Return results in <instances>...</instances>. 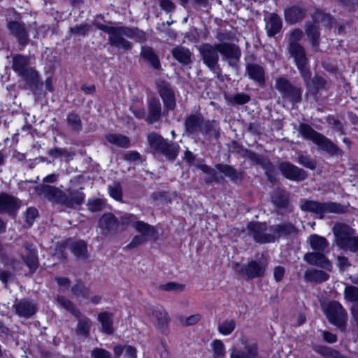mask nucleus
Segmentation results:
<instances>
[{
  "instance_id": "obj_1",
  "label": "nucleus",
  "mask_w": 358,
  "mask_h": 358,
  "mask_svg": "<svg viewBox=\"0 0 358 358\" xmlns=\"http://www.w3.org/2000/svg\"><path fill=\"white\" fill-rule=\"evenodd\" d=\"M82 189L69 188L65 192L57 187L48 185H41L38 188L39 194L49 201L69 208H76L84 203L85 195Z\"/></svg>"
},
{
  "instance_id": "obj_2",
  "label": "nucleus",
  "mask_w": 358,
  "mask_h": 358,
  "mask_svg": "<svg viewBox=\"0 0 358 358\" xmlns=\"http://www.w3.org/2000/svg\"><path fill=\"white\" fill-rule=\"evenodd\" d=\"M299 134L306 140L311 141L320 149L331 156L343 155V151L324 135L314 130L308 124L300 123L298 127Z\"/></svg>"
},
{
  "instance_id": "obj_3",
  "label": "nucleus",
  "mask_w": 358,
  "mask_h": 358,
  "mask_svg": "<svg viewBox=\"0 0 358 358\" xmlns=\"http://www.w3.org/2000/svg\"><path fill=\"white\" fill-rule=\"evenodd\" d=\"M301 209L303 211L310 212L320 215L322 219L325 213H345L348 208L336 202H318L311 200H304L302 201Z\"/></svg>"
},
{
  "instance_id": "obj_4",
  "label": "nucleus",
  "mask_w": 358,
  "mask_h": 358,
  "mask_svg": "<svg viewBox=\"0 0 358 358\" xmlns=\"http://www.w3.org/2000/svg\"><path fill=\"white\" fill-rule=\"evenodd\" d=\"M94 25L98 29L109 35L108 41L111 45L124 51L131 49V43L124 38L127 37V27H113L100 22L94 23Z\"/></svg>"
},
{
  "instance_id": "obj_5",
  "label": "nucleus",
  "mask_w": 358,
  "mask_h": 358,
  "mask_svg": "<svg viewBox=\"0 0 358 358\" xmlns=\"http://www.w3.org/2000/svg\"><path fill=\"white\" fill-rule=\"evenodd\" d=\"M148 142L153 152L163 154L171 160H173L178 155L179 145L176 143H169L161 135L156 132L148 134Z\"/></svg>"
},
{
  "instance_id": "obj_6",
  "label": "nucleus",
  "mask_w": 358,
  "mask_h": 358,
  "mask_svg": "<svg viewBox=\"0 0 358 358\" xmlns=\"http://www.w3.org/2000/svg\"><path fill=\"white\" fill-rule=\"evenodd\" d=\"M30 60L27 56L15 55L12 59V69L22 78L24 81L30 85H36L38 83V72L29 66Z\"/></svg>"
},
{
  "instance_id": "obj_7",
  "label": "nucleus",
  "mask_w": 358,
  "mask_h": 358,
  "mask_svg": "<svg viewBox=\"0 0 358 358\" xmlns=\"http://www.w3.org/2000/svg\"><path fill=\"white\" fill-rule=\"evenodd\" d=\"M198 50L203 63L210 71L214 72L220 71L218 65L220 52L217 48V43L212 45L208 43H204L199 45Z\"/></svg>"
},
{
  "instance_id": "obj_8",
  "label": "nucleus",
  "mask_w": 358,
  "mask_h": 358,
  "mask_svg": "<svg viewBox=\"0 0 358 358\" xmlns=\"http://www.w3.org/2000/svg\"><path fill=\"white\" fill-rule=\"evenodd\" d=\"M288 52L293 58L295 65L300 71L305 84L308 86L310 83L311 73L308 68V59L303 46L288 49Z\"/></svg>"
},
{
  "instance_id": "obj_9",
  "label": "nucleus",
  "mask_w": 358,
  "mask_h": 358,
  "mask_svg": "<svg viewBox=\"0 0 358 358\" xmlns=\"http://www.w3.org/2000/svg\"><path fill=\"white\" fill-rule=\"evenodd\" d=\"M266 266L267 264L264 261H251L247 266H243L236 263L234 270L237 273L249 280L263 276L265 273Z\"/></svg>"
},
{
  "instance_id": "obj_10",
  "label": "nucleus",
  "mask_w": 358,
  "mask_h": 358,
  "mask_svg": "<svg viewBox=\"0 0 358 358\" xmlns=\"http://www.w3.org/2000/svg\"><path fill=\"white\" fill-rule=\"evenodd\" d=\"M247 230L248 234L257 243H271L275 240V236L272 232H267L265 222H251L248 223Z\"/></svg>"
},
{
  "instance_id": "obj_11",
  "label": "nucleus",
  "mask_w": 358,
  "mask_h": 358,
  "mask_svg": "<svg viewBox=\"0 0 358 358\" xmlns=\"http://www.w3.org/2000/svg\"><path fill=\"white\" fill-rule=\"evenodd\" d=\"M325 313L329 321L342 328L345 326L348 320V314L342 305L337 301H331L325 307Z\"/></svg>"
},
{
  "instance_id": "obj_12",
  "label": "nucleus",
  "mask_w": 358,
  "mask_h": 358,
  "mask_svg": "<svg viewBox=\"0 0 358 358\" xmlns=\"http://www.w3.org/2000/svg\"><path fill=\"white\" fill-rule=\"evenodd\" d=\"M275 88L282 94L284 98L292 103H298L301 100L302 90L293 86L290 82L285 78H278L275 80Z\"/></svg>"
},
{
  "instance_id": "obj_13",
  "label": "nucleus",
  "mask_w": 358,
  "mask_h": 358,
  "mask_svg": "<svg viewBox=\"0 0 358 358\" xmlns=\"http://www.w3.org/2000/svg\"><path fill=\"white\" fill-rule=\"evenodd\" d=\"M147 315L157 329L165 333L169 323V317L161 306H153L147 309Z\"/></svg>"
},
{
  "instance_id": "obj_14",
  "label": "nucleus",
  "mask_w": 358,
  "mask_h": 358,
  "mask_svg": "<svg viewBox=\"0 0 358 358\" xmlns=\"http://www.w3.org/2000/svg\"><path fill=\"white\" fill-rule=\"evenodd\" d=\"M217 48L222 57L228 61L229 65L235 66L238 62L241 51L240 48L231 43H217Z\"/></svg>"
},
{
  "instance_id": "obj_15",
  "label": "nucleus",
  "mask_w": 358,
  "mask_h": 358,
  "mask_svg": "<svg viewBox=\"0 0 358 358\" xmlns=\"http://www.w3.org/2000/svg\"><path fill=\"white\" fill-rule=\"evenodd\" d=\"M157 90L161 96L165 110H173L176 108L174 92L171 85L166 81H159L157 84Z\"/></svg>"
},
{
  "instance_id": "obj_16",
  "label": "nucleus",
  "mask_w": 358,
  "mask_h": 358,
  "mask_svg": "<svg viewBox=\"0 0 358 358\" xmlns=\"http://www.w3.org/2000/svg\"><path fill=\"white\" fill-rule=\"evenodd\" d=\"M332 231L335 236V243L336 245L342 248L345 243L355 234V231L349 225L344 223H336Z\"/></svg>"
},
{
  "instance_id": "obj_17",
  "label": "nucleus",
  "mask_w": 358,
  "mask_h": 358,
  "mask_svg": "<svg viewBox=\"0 0 358 358\" xmlns=\"http://www.w3.org/2000/svg\"><path fill=\"white\" fill-rule=\"evenodd\" d=\"M278 169L285 178L291 180L301 181L305 180L307 177V173L303 169L289 162L280 163Z\"/></svg>"
},
{
  "instance_id": "obj_18",
  "label": "nucleus",
  "mask_w": 358,
  "mask_h": 358,
  "mask_svg": "<svg viewBox=\"0 0 358 358\" xmlns=\"http://www.w3.org/2000/svg\"><path fill=\"white\" fill-rule=\"evenodd\" d=\"M7 28L10 35L14 36L17 43L22 47H25L29 43L28 31L23 22L10 21L7 24Z\"/></svg>"
},
{
  "instance_id": "obj_19",
  "label": "nucleus",
  "mask_w": 358,
  "mask_h": 358,
  "mask_svg": "<svg viewBox=\"0 0 358 358\" xmlns=\"http://www.w3.org/2000/svg\"><path fill=\"white\" fill-rule=\"evenodd\" d=\"M118 225L117 218L110 213H104L98 222V227L105 236L116 231Z\"/></svg>"
},
{
  "instance_id": "obj_20",
  "label": "nucleus",
  "mask_w": 358,
  "mask_h": 358,
  "mask_svg": "<svg viewBox=\"0 0 358 358\" xmlns=\"http://www.w3.org/2000/svg\"><path fill=\"white\" fill-rule=\"evenodd\" d=\"M21 201L16 197L8 194H0V213H15L20 207Z\"/></svg>"
},
{
  "instance_id": "obj_21",
  "label": "nucleus",
  "mask_w": 358,
  "mask_h": 358,
  "mask_svg": "<svg viewBox=\"0 0 358 358\" xmlns=\"http://www.w3.org/2000/svg\"><path fill=\"white\" fill-rule=\"evenodd\" d=\"M24 253L22 254V259L24 263L33 272L38 267V259L37 251L33 244L25 243L24 244Z\"/></svg>"
},
{
  "instance_id": "obj_22",
  "label": "nucleus",
  "mask_w": 358,
  "mask_h": 358,
  "mask_svg": "<svg viewBox=\"0 0 358 358\" xmlns=\"http://www.w3.org/2000/svg\"><path fill=\"white\" fill-rule=\"evenodd\" d=\"M322 252H312L305 254L303 259L309 264L331 270L330 261L322 254Z\"/></svg>"
},
{
  "instance_id": "obj_23",
  "label": "nucleus",
  "mask_w": 358,
  "mask_h": 358,
  "mask_svg": "<svg viewBox=\"0 0 358 358\" xmlns=\"http://www.w3.org/2000/svg\"><path fill=\"white\" fill-rule=\"evenodd\" d=\"M202 124H203V117L202 115L191 114L185 119V132L188 135L197 134L200 132Z\"/></svg>"
},
{
  "instance_id": "obj_24",
  "label": "nucleus",
  "mask_w": 358,
  "mask_h": 358,
  "mask_svg": "<svg viewBox=\"0 0 358 358\" xmlns=\"http://www.w3.org/2000/svg\"><path fill=\"white\" fill-rule=\"evenodd\" d=\"M148 115L146 121L152 124L158 122L162 115V108L159 100L157 98H152L148 101Z\"/></svg>"
},
{
  "instance_id": "obj_25",
  "label": "nucleus",
  "mask_w": 358,
  "mask_h": 358,
  "mask_svg": "<svg viewBox=\"0 0 358 358\" xmlns=\"http://www.w3.org/2000/svg\"><path fill=\"white\" fill-rule=\"evenodd\" d=\"M13 306L15 313L20 317H29L36 311V304L25 299L16 301Z\"/></svg>"
},
{
  "instance_id": "obj_26",
  "label": "nucleus",
  "mask_w": 358,
  "mask_h": 358,
  "mask_svg": "<svg viewBox=\"0 0 358 358\" xmlns=\"http://www.w3.org/2000/svg\"><path fill=\"white\" fill-rule=\"evenodd\" d=\"M270 231L275 236V239L280 237H287L295 235L297 233V229L291 222H283L273 225L270 227Z\"/></svg>"
},
{
  "instance_id": "obj_27",
  "label": "nucleus",
  "mask_w": 358,
  "mask_h": 358,
  "mask_svg": "<svg viewBox=\"0 0 358 358\" xmlns=\"http://www.w3.org/2000/svg\"><path fill=\"white\" fill-rule=\"evenodd\" d=\"M78 320L77 325L76 327V333L77 335L80 336L85 338H87L90 336V329L92 327L91 320L82 314L80 311L79 314L75 315Z\"/></svg>"
},
{
  "instance_id": "obj_28",
  "label": "nucleus",
  "mask_w": 358,
  "mask_h": 358,
  "mask_svg": "<svg viewBox=\"0 0 358 358\" xmlns=\"http://www.w3.org/2000/svg\"><path fill=\"white\" fill-rule=\"evenodd\" d=\"M113 313L101 312L98 315L97 320L101 324L100 331L107 335L114 333Z\"/></svg>"
},
{
  "instance_id": "obj_29",
  "label": "nucleus",
  "mask_w": 358,
  "mask_h": 358,
  "mask_svg": "<svg viewBox=\"0 0 358 358\" xmlns=\"http://www.w3.org/2000/svg\"><path fill=\"white\" fill-rule=\"evenodd\" d=\"M284 15L287 23L295 24L305 17L306 11L298 6H293L285 9Z\"/></svg>"
},
{
  "instance_id": "obj_30",
  "label": "nucleus",
  "mask_w": 358,
  "mask_h": 358,
  "mask_svg": "<svg viewBox=\"0 0 358 358\" xmlns=\"http://www.w3.org/2000/svg\"><path fill=\"white\" fill-rule=\"evenodd\" d=\"M200 132L208 138L217 139L220 136L219 124L215 120H205L201 127Z\"/></svg>"
},
{
  "instance_id": "obj_31",
  "label": "nucleus",
  "mask_w": 358,
  "mask_h": 358,
  "mask_svg": "<svg viewBox=\"0 0 358 358\" xmlns=\"http://www.w3.org/2000/svg\"><path fill=\"white\" fill-rule=\"evenodd\" d=\"M282 25L281 18L277 14L271 13L266 24L267 35L270 37L274 36L280 31Z\"/></svg>"
},
{
  "instance_id": "obj_32",
  "label": "nucleus",
  "mask_w": 358,
  "mask_h": 358,
  "mask_svg": "<svg viewBox=\"0 0 358 358\" xmlns=\"http://www.w3.org/2000/svg\"><path fill=\"white\" fill-rule=\"evenodd\" d=\"M215 168L226 177L230 178L233 182H238L242 180V173L230 165L217 164L215 165Z\"/></svg>"
},
{
  "instance_id": "obj_33",
  "label": "nucleus",
  "mask_w": 358,
  "mask_h": 358,
  "mask_svg": "<svg viewBox=\"0 0 358 358\" xmlns=\"http://www.w3.org/2000/svg\"><path fill=\"white\" fill-rule=\"evenodd\" d=\"M329 278L328 273L317 269L307 270L304 273V279L308 282L314 283H322L327 281Z\"/></svg>"
},
{
  "instance_id": "obj_34",
  "label": "nucleus",
  "mask_w": 358,
  "mask_h": 358,
  "mask_svg": "<svg viewBox=\"0 0 358 358\" xmlns=\"http://www.w3.org/2000/svg\"><path fill=\"white\" fill-rule=\"evenodd\" d=\"M247 73L248 76L262 84L264 83L265 71L262 66L257 64H249L247 66Z\"/></svg>"
},
{
  "instance_id": "obj_35",
  "label": "nucleus",
  "mask_w": 358,
  "mask_h": 358,
  "mask_svg": "<svg viewBox=\"0 0 358 358\" xmlns=\"http://www.w3.org/2000/svg\"><path fill=\"white\" fill-rule=\"evenodd\" d=\"M271 200L278 208H286L289 203V194L282 189H276L272 194Z\"/></svg>"
},
{
  "instance_id": "obj_36",
  "label": "nucleus",
  "mask_w": 358,
  "mask_h": 358,
  "mask_svg": "<svg viewBox=\"0 0 358 358\" xmlns=\"http://www.w3.org/2000/svg\"><path fill=\"white\" fill-rule=\"evenodd\" d=\"M308 242L311 248L317 252H324L329 245V243L324 237L317 234L310 235L308 238Z\"/></svg>"
},
{
  "instance_id": "obj_37",
  "label": "nucleus",
  "mask_w": 358,
  "mask_h": 358,
  "mask_svg": "<svg viewBox=\"0 0 358 358\" xmlns=\"http://www.w3.org/2000/svg\"><path fill=\"white\" fill-rule=\"evenodd\" d=\"M141 55L147 62L150 63L153 68L156 69H159L160 62L152 48L146 45L143 46Z\"/></svg>"
},
{
  "instance_id": "obj_38",
  "label": "nucleus",
  "mask_w": 358,
  "mask_h": 358,
  "mask_svg": "<svg viewBox=\"0 0 358 358\" xmlns=\"http://www.w3.org/2000/svg\"><path fill=\"white\" fill-rule=\"evenodd\" d=\"M133 227L141 234L140 235L145 236L148 239L154 237L157 232L153 226L143 221L138 220L137 222H134Z\"/></svg>"
},
{
  "instance_id": "obj_39",
  "label": "nucleus",
  "mask_w": 358,
  "mask_h": 358,
  "mask_svg": "<svg viewBox=\"0 0 358 358\" xmlns=\"http://www.w3.org/2000/svg\"><path fill=\"white\" fill-rule=\"evenodd\" d=\"M172 55L177 61L183 64H189L192 62V53L187 48L184 47L177 46L174 48L172 50Z\"/></svg>"
},
{
  "instance_id": "obj_40",
  "label": "nucleus",
  "mask_w": 358,
  "mask_h": 358,
  "mask_svg": "<svg viewBox=\"0 0 358 358\" xmlns=\"http://www.w3.org/2000/svg\"><path fill=\"white\" fill-rule=\"evenodd\" d=\"M106 139L110 144L120 148H127L130 145L129 138L120 134H108L106 135Z\"/></svg>"
},
{
  "instance_id": "obj_41",
  "label": "nucleus",
  "mask_w": 358,
  "mask_h": 358,
  "mask_svg": "<svg viewBox=\"0 0 358 358\" xmlns=\"http://www.w3.org/2000/svg\"><path fill=\"white\" fill-rule=\"evenodd\" d=\"M306 33L313 47L317 48L320 43L319 29L315 23H306Z\"/></svg>"
},
{
  "instance_id": "obj_42",
  "label": "nucleus",
  "mask_w": 358,
  "mask_h": 358,
  "mask_svg": "<svg viewBox=\"0 0 358 358\" xmlns=\"http://www.w3.org/2000/svg\"><path fill=\"white\" fill-rule=\"evenodd\" d=\"M71 293L76 298L89 299L91 291L83 283L78 281L71 287Z\"/></svg>"
},
{
  "instance_id": "obj_43",
  "label": "nucleus",
  "mask_w": 358,
  "mask_h": 358,
  "mask_svg": "<svg viewBox=\"0 0 358 358\" xmlns=\"http://www.w3.org/2000/svg\"><path fill=\"white\" fill-rule=\"evenodd\" d=\"M71 250L78 258L86 259L88 257L87 245L83 241L73 243L71 246Z\"/></svg>"
},
{
  "instance_id": "obj_44",
  "label": "nucleus",
  "mask_w": 358,
  "mask_h": 358,
  "mask_svg": "<svg viewBox=\"0 0 358 358\" xmlns=\"http://www.w3.org/2000/svg\"><path fill=\"white\" fill-rule=\"evenodd\" d=\"M56 301L61 307L69 311L73 315L75 316L76 314H79L80 310L76 308L73 303L66 297L62 295H57L56 297Z\"/></svg>"
},
{
  "instance_id": "obj_45",
  "label": "nucleus",
  "mask_w": 358,
  "mask_h": 358,
  "mask_svg": "<svg viewBox=\"0 0 358 358\" xmlns=\"http://www.w3.org/2000/svg\"><path fill=\"white\" fill-rule=\"evenodd\" d=\"M67 124L71 130L79 132L82 129V122L80 116L75 113H70L66 118Z\"/></svg>"
},
{
  "instance_id": "obj_46",
  "label": "nucleus",
  "mask_w": 358,
  "mask_h": 358,
  "mask_svg": "<svg viewBox=\"0 0 358 358\" xmlns=\"http://www.w3.org/2000/svg\"><path fill=\"white\" fill-rule=\"evenodd\" d=\"M303 37V32L301 30L299 29H295L292 31L289 34L288 38V49L295 48L298 47L302 46L299 44V41L301 40Z\"/></svg>"
},
{
  "instance_id": "obj_47",
  "label": "nucleus",
  "mask_w": 358,
  "mask_h": 358,
  "mask_svg": "<svg viewBox=\"0 0 358 358\" xmlns=\"http://www.w3.org/2000/svg\"><path fill=\"white\" fill-rule=\"evenodd\" d=\"M48 155L55 158L60 157L65 160H69L73 157L75 153L73 152H70L64 148H54L51 149L48 152Z\"/></svg>"
},
{
  "instance_id": "obj_48",
  "label": "nucleus",
  "mask_w": 358,
  "mask_h": 358,
  "mask_svg": "<svg viewBox=\"0 0 358 358\" xmlns=\"http://www.w3.org/2000/svg\"><path fill=\"white\" fill-rule=\"evenodd\" d=\"M314 23H321L325 27L331 26L333 19L330 15L324 13L322 10H317L313 15Z\"/></svg>"
},
{
  "instance_id": "obj_49",
  "label": "nucleus",
  "mask_w": 358,
  "mask_h": 358,
  "mask_svg": "<svg viewBox=\"0 0 358 358\" xmlns=\"http://www.w3.org/2000/svg\"><path fill=\"white\" fill-rule=\"evenodd\" d=\"M343 294L345 299L347 300L348 301H358V287L355 285H346L343 291Z\"/></svg>"
},
{
  "instance_id": "obj_50",
  "label": "nucleus",
  "mask_w": 358,
  "mask_h": 358,
  "mask_svg": "<svg viewBox=\"0 0 358 358\" xmlns=\"http://www.w3.org/2000/svg\"><path fill=\"white\" fill-rule=\"evenodd\" d=\"M213 348V358H223L225 355V348L223 343L218 339L213 341L211 344Z\"/></svg>"
},
{
  "instance_id": "obj_51",
  "label": "nucleus",
  "mask_w": 358,
  "mask_h": 358,
  "mask_svg": "<svg viewBox=\"0 0 358 358\" xmlns=\"http://www.w3.org/2000/svg\"><path fill=\"white\" fill-rule=\"evenodd\" d=\"M127 37L134 39L136 41L142 42L145 41L146 36L145 32L138 28L127 27Z\"/></svg>"
},
{
  "instance_id": "obj_52",
  "label": "nucleus",
  "mask_w": 358,
  "mask_h": 358,
  "mask_svg": "<svg viewBox=\"0 0 358 358\" xmlns=\"http://www.w3.org/2000/svg\"><path fill=\"white\" fill-rule=\"evenodd\" d=\"M106 206L104 200L101 199H90L87 203L88 209L90 212L95 213L102 210Z\"/></svg>"
},
{
  "instance_id": "obj_53",
  "label": "nucleus",
  "mask_w": 358,
  "mask_h": 358,
  "mask_svg": "<svg viewBox=\"0 0 358 358\" xmlns=\"http://www.w3.org/2000/svg\"><path fill=\"white\" fill-rule=\"evenodd\" d=\"M319 352L324 357L327 358H348L341 355L338 350H334L329 347H321Z\"/></svg>"
},
{
  "instance_id": "obj_54",
  "label": "nucleus",
  "mask_w": 358,
  "mask_h": 358,
  "mask_svg": "<svg viewBox=\"0 0 358 358\" xmlns=\"http://www.w3.org/2000/svg\"><path fill=\"white\" fill-rule=\"evenodd\" d=\"M297 162L311 170H314L316 168V162L308 155L299 154L298 155Z\"/></svg>"
},
{
  "instance_id": "obj_55",
  "label": "nucleus",
  "mask_w": 358,
  "mask_h": 358,
  "mask_svg": "<svg viewBox=\"0 0 358 358\" xmlns=\"http://www.w3.org/2000/svg\"><path fill=\"white\" fill-rule=\"evenodd\" d=\"M159 289L166 292H181L185 289V285L177 282H169L159 285Z\"/></svg>"
},
{
  "instance_id": "obj_56",
  "label": "nucleus",
  "mask_w": 358,
  "mask_h": 358,
  "mask_svg": "<svg viewBox=\"0 0 358 358\" xmlns=\"http://www.w3.org/2000/svg\"><path fill=\"white\" fill-rule=\"evenodd\" d=\"M235 327L234 320H226L218 327V331L224 335H229L234 330Z\"/></svg>"
},
{
  "instance_id": "obj_57",
  "label": "nucleus",
  "mask_w": 358,
  "mask_h": 358,
  "mask_svg": "<svg viewBox=\"0 0 358 358\" xmlns=\"http://www.w3.org/2000/svg\"><path fill=\"white\" fill-rule=\"evenodd\" d=\"M110 196L117 201H121L122 197V187L120 183H114L108 187Z\"/></svg>"
},
{
  "instance_id": "obj_58",
  "label": "nucleus",
  "mask_w": 358,
  "mask_h": 358,
  "mask_svg": "<svg viewBox=\"0 0 358 358\" xmlns=\"http://www.w3.org/2000/svg\"><path fill=\"white\" fill-rule=\"evenodd\" d=\"M198 168L208 175V177L206 178V182H210L217 179L215 171L210 166L206 164H200L198 165Z\"/></svg>"
},
{
  "instance_id": "obj_59",
  "label": "nucleus",
  "mask_w": 358,
  "mask_h": 358,
  "mask_svg": "<svg viewBox=\"0 0 358 358\" xmlns=\"http://www.w3.org/2000/svg\"><path fill=\"white\" fill-rule=\"evenodd\" d=\"M343 250H349L352 252L358 251V236L354 234L352 238L341 248Z\"/></svg>"
},
{
  "instance_id": "obj_60",
  "label": "nucleus",
  "mask_w": 358,
  "mask_h": 358,
  "mask_svg": "<svg viewBox=\"0 0 358 358\" xmlns=\"http://www.w3.org/2000/svg\"><path fill=\"white\" fill-rule=\"evenodd\" d=\"M136 217L134 214L126 213L121 216L119 224L124 227L131 224L133 227L134 222H137Z\"/></svg>"
},
{
  "instance_id": "obj_61",
  "label": "nucleus",
  "mask_w": 358,
  "mask_h": 358,
  "mask_svg": "<svg viewBox=\"0 0 358 358\" xmlns=\"http://www.w3.org/2000/svg\"><path fill=\"white\" fill-rule=\"evenodd\" d=\"M148 239L141 235H136L131 240V241L127 245L126 248L133 249L140 245H142L147 242Z\"/></svg>"
},
{
  "instance_id": "obj_62",
  "label": "nucleus",
  "mask_w": 358,
  "mask_h": 358,
  "mask_svg": "<svg viewBox=\"0 0 358 358\" xmlns=\"http://www.w3.org/2000/svg\"><path fill=\"white\" fill-rule=\"evenodd\" d=\"M245 350V354L248 358H255L258 355V347L256 343L246 345Z\"/></svg>"
},
{
  "instance_id": "obj_63",
  "label": "nucleus",
  "mask_w": 358,
  "mask_h": 358,
  "mask_svg": "<svg viewBox=\"0 0 358 358\" xmlns=\"http://www.w3.org/2000/svg\"><path fill=\"white\" fill-rule=\"evenodd\" d=\"M92 358H111L110 352L103 348H94L91 353Z\"/></svg>"
},
{
  "instance_id": "obj_64",
  "label": "nucleus",
  "mask_w": 358,
  "mask_h": 358,
  "mask_svg": "<svg viewBox=\"0 0 358 358\" xmlns=\"http://www.w3.org/2000/svg\"><path fill=\"white\" fill-rule=\"evenodd\" d=\"M38 212L36 208L30 207L26 212V222L29 226H31L35 218L38 216Z\"/></svg>"
}]
</instances>
